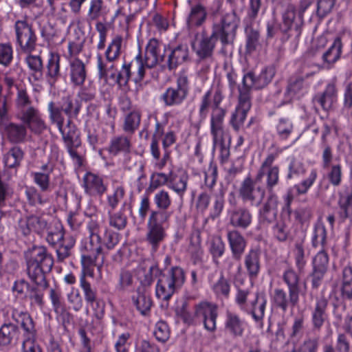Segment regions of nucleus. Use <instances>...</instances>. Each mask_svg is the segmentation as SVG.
I'll use <instances>...</instances> for the list:
<instances>
[{"instance_id": "obj_1", "label": "nucleus", "mask_w": 352, "mask_h": 352, "mask_svg": "<svg viewBox=\"0 0 352 352\" xmlns=\"http://www.w3.org/2000/svg\"><path fill=\"white\" fill-rule=\"evenodd\" d=\"M16 92L14 99V117L24 123L34 134L39 135L47 128L38 108L28 93L25 85L16 84Z\"/></svg>"}, {"instance_id": "obj_2", "label": "nucleus", "mask_w": 352, "mask_h": 352, "mask_svg": "<svg viewBox=\"0 0 352 352\" xmlns=\"http://www.w3.org/2000/svg\"><path fill=\"white\" fill-rule=\"evenodd\" d=\"M87 228L89 239L81 248V265L87 274L94 276V267L101 255V238L105 228L102 227L101 221L94 219L88 222Z\"/></svg>"}, {"instance_id": "obj_3", "label": "nucleus", "mask_w": 352, "mask_h": 352, "mask_svg": "<svg viewBox=\"0 0 352 352\" xmlns=\"http://www.w3.org/2000/svg\"><path fill=\"white\" fill-rule=\"evenodd\" d=\"M53 265L52 256L43 246L34 247L27 254L28 274L36 285L43 289L48 287L45 273L50 272Z\"/></svg>"}, {"instance_id": "obj_4", "label": "nucleus", "mask_w": 352, "mask_h": 352, "mask_svg": "<svg viewBox=\"0 0 352 352\" xmlns=\"http://www.w3.org/2000/svg\"><path fill=\"white\" fill-rule=\"evenodd\" d=\"M283 280L288 288V295L283 289L276 288L272 296L273 304L283 311H286L289 305L296 307L299 302L301 293L300 276L292 268H288L283 273Z\"/></svg>"}, {"instance_id": "obj_5", "label": "nucleus", "mask_w": 352, "mask_h": 352, "mask_svg": "<svg viewBox=\"0 0 352 352\" xmlns=\"http://www.w3.org/2000/svg\"><path fill=\"white\" fill-rule=\"evenodd\" d=\"M164 55L160 54V43L158 40H149L146 47L144 58L140 53L135 59L129 63L132 74H134L135 82H140L145 76V68H153L163 60Z\"/></svg>"}, {"instance_id": "obj_6", "label": "nucleus", "mask_w": 352, "mask_h": 352, "mask_svg": "<svg viewBox=\"0 0 352 352\" xmlns=\"http://www.w3.org/2000/svg\"><path fill=\"white\" fill-rule=\"evenodd\" d=\"M190 90L188 76L186 72L182 71L177 77L176 85L166 88L160 99L166 107L179 106L187 99Z\"/></svg>"}, {"instance_id": "obj_7", "label": "nucleus", "mask_w": 352, "mask_h": 352, "mask_svg": "<svg viewBox=\"0 0 352 352\" xmlns=\"http://www.w3.org/2000/svg\"><path fill=\"white\" fill-rule=\"evenodd\" d=\"M185 281L184 270L179 267H172L167 274L160 276L156 285L158 298L168 300Z\"/></svg>"}, {"instance_id": "obj_8", "label": "nucleus", "mask_w": 352, "mask_h": 352, "mask_svg": "<svg viewBox=\"0 0 352 352\" xmlns=\"http://www.w3.org/2000/svg\"><path fill=\"white\" fill-rule=\"evenodd\" d=\"M265 188L255 177L250 175L241 183L238 193L243 203L252 207H258L265 196Z\"/></svg>"}, {"instance_id": "obj_9", "label": "nucleus", "mask_w": 352, "mask_h": 352, "mask_svg": "<svg viewBox=\"0 0 352 352\" xmlns=\"http://www.w3.org/2000/svg\"><path fill=\"white\" fill-rule=\"evenodd\" d=\"M168 221L169 220L166 219L165 214H149L146 225V241L151 245L152 252H155L166 237V228Z\"/></svg>"}, {"instance_id": "obj_10", "label": "nucleus", "mask_w": 352, "mask_h": 352, "mask_svg": "<svg viewBox=\"0 0 352 352\" xmlns=\"http://www.w3.org/2000/svg\"><path fill=\"white\" fill-rule=\"evenodd\" d=\"M16 314V311H13L12 318L20 324L23 330L22 352H41L36 340V330L33 319L28 314L23 312L18 314L17 319Z\"/></svg>"}, {"instance_id": "obj_11", "label": "nucleus", "mask_w": 352, "mask_h": 352, "mask_svg": "<svg viewBox=\"0 0 352 352\" xmlns=\"http://www.w3.org/2000/svg\"><path fill=\"white\" fill-rule=\"evenodd\" d=\"M239 23V18L232 11L223 14L219 23L212 25V31L219 38L223 47L233 43Z\"/></svg>"}, {"instance_id": "obj_12", "label": "nucleus", "mask_w": 352, "mask_h": 352, "mask_svg": "<svg viewBox=\"0 0 352 352\" xmlns=\"http://www.w3.org/2000/svg\"><path fill=\"white\" fill-rule=\"evenodd\" d=\"M278 153H269L262 162L256 175L257 179L261 183L263 177H265V190L270 194L273 193L274 188L279 184L280 168L274 165Z\"/></svg>"}, {"instance_id": "obj_13", "label": "nucleus", "mask_w": 352, "mask_h": 352, "mask_svg": "<svg viewBox=\"0 0 352 352\" xmlns=\"http://www.w3.org/2000/svg\"><path fill=\"white\" fill-rule=\"evenodd\" d=\"M16 43L19 50L30 54L36 47L37 36L32 24L27 20H18L14 24Z\"/></svg>"}, {"instance_id": "obj_14", "label": "nucleus", "mask_w": 352, "mask_h": 352, "mask_svg": "<svg viewBox=\"0 0 352 352\" xmlns=\"http://www.w3.org/2000/svg\"><path fill=\"white\" fill-rule=\"evenodd\" d=\"M222 91L217 88L213 96V106L210 118V131L212 140H221V136H228L224 130L223 120L226 111L219 107L223 100Z\"/></svg>"}, {"instance_id": "obj_15", "label": "nucleus", "mask_w": 352, "mask_h": 352, "mask_svg": "<svg viewBox=\"0 0 352 352\" xmlns=\"http://www.w3.org/2000/svg\"><path fill=\"white\" fill-rule=\"evenodd\" d=\"M333 155L331 146L324 144L322 153V167L327 170L329 183L333 187L340 186L343 179L342 166L340 163L332 164Z\"/></svg>"}, {"instance_id": "obj_16", "label": "nucleus", "mask_w": 352, "mask_h": 352, "mask_svg": "<svg viewBox=\"0 0 352 352\" xmlns=\"http://www.w3.org/2000/svg\"><path fill=\"white\" fill-rule=\"evenodd\" d=\"M274 76V71L272 68H265L257 76L252 72H248L243 78L242 85L239 87V92L245 91L252 99V90L263 89L271 82Z\"/></svg>"}, {"instance_id": "obj_17", "label": "nucleus", "mask_w": 352, "mask_h": 352, "mask_svg": "<svg viewBox=\"0 0 352 352\" xmlns=\"http://www.w3.org/2000/svg\"><path fill=\"white\" fill-rule=\"evenodd\" d=\"M52 116V121L51 122L55 124L58 127L65 145L80 146V133L72 120H67L65 126V118H62L58 111L54 113Z\"/></svg>"}, {"instance_id": "obj_18", "label": "nucleus", "mask_w": 352, "mask_h": 352, "mask_svg": "<svg viewBox=\"0 0 352 352\" xmlns=\"http://www.w3.org/2000/svg\"><path fill=\"white\" fill-rule=\"evenodd\" d=\"M195 316L201 318L206 330L213 332L217 329L218 307L208 301H201L195 305Z\"/></svg>"}, {"instance_id": "obj_19", "label": "nucleus", "mask_w": 352, "mask_h": 352, "mask_svg": "<svg viewBox=\"0 0 352 352\" xmlns=\"http://www.w3.org/2000/svg\"><path fill=\"white\" fill-rule=\"evenodd\" d=\"M81 109L80 102L76 98L67 96L63 98V102L60 105L56 104L54 102H50L48 104L47 109L49 111V118L50 121H52V115L58 111L62 118H64L63 113L67 116V120L78 117Z\"/></svg>"}, {"instance_id": "obj_20", "label": "nucleus", "mask_w": 352, "mask_h": 352, "mask_svg": "<svg viewBox=\"0 0 352 352\" xmlns=\"http://www.w3.org/2000/svg\"><path fill=\"white\" fill-rule=\"evenodd\" d=\"M195 40L192 43V47L200 59H207L212 57L216 43L219 38L212 31L210 36H208L205 31H203L201 37L198 38L197 34Z\"/></svg>"}, {"instance_id": "obj_21", "label": "nucleus", "mask_w": 352, "mask_h": 352, "mask_svg": "<svg viewBox=\"0 0 352 352\" xmlns=\"http://www.w3.org/2000/svg\"><path fill=\"white\" fill-rule=\"evenodd\" d=\"M318 177V171L316 168H312L307 177L302 180L300 183L294 185L289 189L285 197V209L290 213V206L295 197L305 195L309 188L313 186Z\"/></svg>"}, {"instance_id": "obj_22", "label": "nucleus", "mask_w": 352, "mask_h": 352, "mask_svg": "<svg viewBox=\"0 0 352 352\" xmlns=\"http://www.w3.org/2000/svg\"><path fill=\"white\" fill-rule=\"evenodd\" d=\"M207 17V9L204 5L197 3L192 6L186 19V26L189 34H195L197 29L206 23Z\"/></svg>"}, {"instance_id": "obj_23", "label": "nucleus", "mask_w": 352, "mask_h": 352, "mask_svg": "<svg viewBox=\"0 0 352 352\" xmlns=\"http://www.w3.org/2000/svg\"><path fill=\"white\" fill-rule=\"evenodd\" d=\"M312 265L311 285L314 288H318L320 285L329 266V256L326 250H320L318 252L313 259Z\"/></svg>"}, {"instance_id": "obj_24", "label": "nucleus", "mask_w": 352, "mask_h": 352, "mask_svg": "<svg viewBox=\"0 0 352 352\" xmlns=\"http://www.w3.org/2000/svg\"><path fill=\"white\" fill-rule=\"evenodd\" d=\"M252 107V99L243 91L239 92V104L230 121L232 128L238 131L243 124L247 113Z\"/></svg>"}, {"instance_id": "obj_25", "label": "nucleus", "mask_w": 352, "mask_h": 352, "mask_svg": "<svg viewBox=\"0 0 352 352\" xmlns=\"http://www.w3.org/2000/svg\"><path fill=\"white\" fill-rule=\"evenodd\" d=\"M1 125L3 135L10 143L21 144L26 141L28 127L24 123L6 122Z\"/></svg>"}, {"instance_id": "obj_26", "label": "nucleus", "mask_w": 352, "mask_h": 352, "mask_svg": "<svg viewBox=\"0 0 352 352\" xmlns=\"http://www.w3.org/2000/svg\"><path fill=\"white\" fill-rule=\"evenodd\" d=\"M278 203V197L274 193L270 194L258 212V220L261 225L269 226L276 220Z\"/></svg>"}, {"instance_id": "obj_27", "label": "nucleus", "mask_w": 352, "mask_h": 352, "mask_svg": "<svg viewBox=\"0 0 352 352\" xmlns=\"http://www.w3.org/2000/svg\"><path fill=\"white\" fill-rule=\"evenodd\" d=\"M168 188L173 190L181 199L187 190L189 175L187 171L179 168L168 173Z\"/></svg>"}, {"instance_id": "obj_28", "label": "nucleus", "mask_w": 352, "mask_h": 352, "mask_svg": "<svg viewBox=\"0 0 352 352\" xmlns=\"http://www.w3.org/2000/svg\"><path fill=\"white\" fill-rule=\"evenodd\" d=\"M83 188L86 194L90 196H102L107 190V186L103 179L94 173H87L83 177Z\"/></svg>"}, {"instance_id": "obj_29", "label": "nucleus", "mask_w": 352, "mask_h": 352, "mask_svg": "<svg viewBox=\"0 0 352 352\" xmlns=\"http://www.w3.org/2000/svg\"><path fill=\"white\" fill-rule=\"evenodd\" d=\"M86 65L78 58L69 60V76L71 83L75 87L82 86L87 78Z\"/></svg>"}, {"instance_id": "obj_30", "label": "nucleus", "mask_w": 352, "mask_h": 352, "mask_svg": "<svg viewBox=\"0 0 352 352\" xmlns=\"http://www.w3.org/2000/svg\"><path fill=\"white\" fill-rule=\"evenodd\" d=\"M327 306L328 300L324 296L316 298L314 306L311 309V324L314 330L320 331L327 318Z\"/></svg>"}, {"instance_id": "obj_31", "label": "nucleus", "mask_w": 352, "mask_h": 352, "mask_svg": "<svg viewBox=\"0 0 352 352\" xmlns=\"http://www.w3.org/2000/svg\"><path fill=\"white\" fill-rule=\"evenodd\" d=\"M299 19H296V10L294 5L289 3L285 11L282 14V23L280 30L284 33H287L293 29L296 31V34H300V25Z\"/></svg>"}, {"instance_id": "obj_32", "label": "nucleus", "mask_w": 352, "mask_h": 352, "mask_svg": "<svg viewBox=\"0 0 352 352\" xmlns=\"http://www.w3.org/2000/svg\"><path fill=\"white\" fill-rule=\"evenodd\" d=\"M229 223L234 228L247 229L252 222L250 210L245 207H239L229 212Z\"/></svg>"}, {"instance_id": "obj_33", "label": "nucleus", "mask_w": 352, "mask_h": 352, "mask_svg": "<svg viewBox=\"0 0 352 352\" xmlns=\"http://www.w3.org/2000/svg\"><path fill=\"white\" fill-rule=\"evenodd\" d=\"M227 239L233 258L240 261L247 245L245 239L236 230H229L227 233Z\"/></svg>"}, {"instance_id": "obj_34", "label": "nucleus", "mask_w": 352, "mask_h": 352, "mask_svg": "<svg viewBox=\"0 0 352 352\" xmlns=\"http://www.w3.org/2000/svg\"><path fill=\"white\" fill-rule=\"evenodd\" d=\"M153 201L157 210H151L149 214H165L166 219L169 220L173 214V212L168 210L172 204V200L168 192L164 189L160 190L157 193H155Z\"/></svg>"}, {"instance_id": "obj_35", "label": "nucleus", "mask_w": 352, "mask_h": 352, "mask_svg": "<svg viewBox=\"0 0 352 352\" xmlns=\"http://www.w3.org/2000/svg\"><path fill=\"white\" fill-rule=\"evenodd\" d=\"M25 228L21 225L24 235H28L31 231L38 234L47 231L52 223L44 217L30 216L25 221Z\"/></svg>"}, {"instance_id": "obj_36", "label": "nucleus", "mask_w": 352, "mask_h": 352, "mask_svg": "<svg viewBox=\"0 0 352 352\" xmlns=\"http://www.w3.org/2000/svg\"><path fill=\"white\" fill-rule=\"evenodd\" d=\"M338 90L335 83H329L322 93L316 94L314 100L318 102L323 110L330 109L333 102L336 100Z\"/></svg>"}, {"instance_id": "obj_37", "label": "nucleus", "mask_w": 352, "mask_h": 352, "mask_svg": "<svg viewBox=\"0 0 352 352\" xmlns=\"http://www.w3.org/2000/svg\"><path fill=\"white\" fill-rule=\"evenodd\" d=\"M266 305L267 298L265 294L257 292L255 298L250 303V307H248V311L245 312L250 314L256 322L262 323Z\"/></svg>"}, {"instance_id": "obj_38", "label": "nucleus", "mask_w": 352, "mask_h": 352, "mask_svg": "<svg viewBox=\"0 0 352 352\" xmlns=\"http://www.w3.org/2000/svg\"><path fill=\"white\" fill-rule=\"evenodd\" d=\"M19 337L18 325L6 322L0 327V346H8L16 342Z\"/></svg>"}, {"instance_id": "obj_39", "label": "nucleus", "mask_w": 352, "mask_h": 352, "mask_svg": "<svg viewBox=\"0 0 352 352\" xmlns=\"http://www.w3.org/2000/svg\"><path fill=\"white\" fill-rule=\"evenodd\" d=\"M225 329L233 338L241 337L244 332L243 321L235 313L228 311L225 320Z\"/></svg>"}, {"instance_id": "obj_40", "label": "nucleus", "mask_w": 352, "mask_h": 352, "mask_svg": "<svg viewBox=\"0 0 352 352\" xmlns=\"http://www.w3.org/2000/svg\"><path fill=\"white\" fill-rule=\"evenodd\" d=\"M142 119V112L139 109H133L127 113L123 119L122 129L128 135H132L139 128Z\"/></svg>"}, {"instance_id": "obj_41", "label": "nucleus", "mask_w": 352, "mask_h": 352, "mask_svg": "<svg viewBox=\"0 0 352 352\" xmlns=\"http://www.w3.org/2000/svg\"><path fill=\"white\" fill-rule=\"evenodd\" d=\"M119 241L120 234L118 232L108 228H104V235L101 238V255L100 256V258L101 257V262L99 264L97 263V265H96L98 270H100L104 261L103 254L105 253L104 248L107 250H113Z\"/></svg>"}, {"instance_id": "obj_42", "label": "nucleus", "mask_w": 352, "mask_h": 352, "mask_svg": "<svg viewBox=\"0 0 352 352\" xmlns=\"http://www.w3.org/2000/svg\"><path fill=\"white\" fill-rule=\"evenodd\" d=\"M131 135H120L111 138L108 148L109 152L116 155L119 153H129L131 147Z\"/></svg>"}, {"instance_id": "obj_43", "label": "nucleus", "mask_w": 352, "mask_h": 352, "mask_svg": "<svg viewBox=\"0 0 352 352\" xmlns=\"http://www.w3.org/2000/svg\"><path fill=\"white\" fill-rule=\"evenodd\" d=\"M189 50L187 45H179L174 48L168 58V67L170 70L175 69L184 63L188 58Z\"/></svg>"}, {"instance_id": "obj_44", "label": "nucleus", "mask_w": 352, "mask_h": 352, "mask_svg": "<svg viewBox=\"0 0 352 352\" xmlns=\"http://www.w3.org/2000/svg\"><path fill=\"white\" fill-rule=\"evenodd\" d=\"M245 268L250 278H256L260 271V253L258 250H251L244 258Z\"/></svg>"}, {"instance_id": "obj_45", "label": "nucleus", "mask_w": 352, "mask_h": 352, "mask_svg": "<svg viewBox=\"0 0 352 352\" xmlns=\"http://www.w3.org/2000/svg\"><path fill=\"white\" fill-rule=\"evenodd\" d=\"M47 232L46 241L54 248H57L58 245L64 242L69 237L65 236L63 227L58 222H54Z\"/></svg>"}, {"instance_id": "obj_46", "label": "nucleus", "mask_w": 352, "mask_h": 352, "mask_svg": "<svg viewBox=\"0 0 352 352\" xmlns=\"http://www.w3.org/2000/svg\"><path fill=\"white\" fill-rule=\"evenodd\" d=\"M133 302L136 309L142 315H146L151 310L153 302L148 292L138 290L137 295L133 296Z\"/></svg>"}, {"instance_id": "obj_47", "label": "nucleus", "mask_w": 352, "mask_h": 352, "mask_svg": "<svg viewBox=\"0 0 352 352\" xmlns=\"http://www.w3.org/2000/svg\"><path fill=\"white\" fill-rule=\"evenodd\" d=\"M109 9L103 0H91L87 12L89 19L96 21L99 18H104Z\"/></svg>"}, {"instance_id": "obj_48", "label": "nucleus", "mask_w": 352, "mask_h": 352, "mask_svg": "<svg viewBox=\"0 0 352 352\" xmlns=\"http://www.w3.org/2000/svg\"><path fill=\"white\" fill-rule=\"evenodd\" d=\"M49 295L54 312L58 316L65 314L67 312L66 305L60 289L56 287L50 288Z\"/></svg>"}, {"instance_id": "obj_49", "label": "nucleus", "mask_w": 352, "mask_h": 352, "mask_svg": "<svg viewBox=\"0 0 352 352\" xmlns=\"http://www.w3.org/2000/svg\"><path fill=\"white\" fill-rule=\"evenodd\" d=\"M341 294L344 299L352 300V267L346 266L342 270Z\"/></svg>"}, {"instance_id": "obj_50", "label": "nucleus", "mask_w": 352, "mask_h": 352, "mask_svg": "<svg viewBox=\"0 0 352 352\" xmlns=\"http://www.w3.org/2000/svg\"><path fill=\"white\" fill-rule=\"evenodd\" d=\"M24 156L23 150L17 146L12 147L4 155L5 165L10 168L19 166Z\"/></svg>"}, {"instance_id": "obj_51", "label": "nucleus", "mask_w": 352, "mask_h": 352, "mask_svg": "<svg viewBox=\"0 0 352 352\" xmlns=\"http://www.w3.org/2000/svg\"><path fill=\"white\" fill-rule=\"evenodd\" d=\"M342 41L340 38L337 37L331 46L322 54V60L327 64H333L340 56L342 52Z\"/></svg>"}, {"instance_id": "obj_52", "label": "nucleus", "mask_w": 352, "mask_h": 352, "mask_svg": "<svg viewBox=\"0 0 352 352\" xmlns=\"http://www.w3.org/2000/svg\"><path fill=\"white\" fill-rule=\"evenodd\" d=\"M287 171V179L300 177L306 173V166L302 160L292 157L288 164Z\"/></svg>"}, {"instance_id": "obj_53", "label": "nucleus", "mask_w": 352, "mask_h": 352, "mask_svg": "<svg viewBox=\"0 0 352 352\" xmlns=\"http://www.w3.org/2000/svg\"><path fill=\"white\" fill-rule=\"evenodd\" d=\"M213 96L212 90L207 91L201 98L199 103V117L201 120H204L210 111L212 109Z\"/></svg>"}, {"instance_id": "obj_54", "label": "nucleus", "mask_w": 352, "mask_h": 352, "mask_svg": "<svg viewBox=\"0 0 352 352\" xmlns=\"http://www.w3.org/2000/svg\"><path fill=\"white\" fill-rule=\"evenodd\" d=\"M25 195L28 203L32 206L43 205L48 201L45 192H39L35 187H26Z\"/></svg>"}, {"instance_id": "obj_55", "label": "nucleus", "mask_w": 352, "mask_h": 352, "mask_svg": "<svg viewBox=\"0 0 352 352\" xmlns=\"http://www.w3.org/2000/svg\"><path fill=\"white\" fill-rule=\"evenodd\" d=\"M122 38L117 36L109 43L106 52L105 57L107 61L111 63L116 60L121 53Z\"/></svg>"}, {"instance_id": "obj_56", "label": "nucleus", "mask_w": 352, "mask_h": 352, "mask_svg": "<svg viewBox=\"0 0 352 352\" xmlns=\"http://www.w3.org/2000/svg\"><path fill=\"white\" fill-rule=\"evenodd\" d=\"M25 62L29 69L32 72V76L35 80H39L42 78L43 63L40 56L28 55L25 58Z\"/></svg>"}, {"instance_id": "obj_57", "label": "nucleus", "mask_w": 352, "mask_h": 352, "mask_svg": "<svg viewBox=\"0 0 352 352\" xmlns=\"http://www.w3.org/2000/svg\"><path fill=\"white\" fill-rule=\"evenodd\" d=\"M312 245L314 248H320V250H326L327 230L323 224L318 223L315 226L312 237Z\"/></svg>"}, {"instance_id": "obj_58", "label": "nucleus", "mask_w": 352, "mask_h": 352, "mask_svg": "<svg viewBox=\"0 0 352 352\" xmlns=\"http://www.w3.org/2000/svg\"><path fill=\"white\" fill-rule=\"evenodd\" d=\"M82 267V274L80 279V287L82 289V292L84 293L85 300L87 302V303L89 302L94 301L97 297V291L96 289L93 288L91 284L86 280L85 276H88L91 277L90 275L87 274L84 267Z\"/></svg>"}, {"instance_id": "obj_59", "label": "nucleus", "mask_w": 352, "mask_h": 352, "mask_svg": "<svg viewBox=\"0 0 352 352\" xmlns=\"http://www.w3.org/2000/svg\"><path fill=\"white\" fill-rule=\"evenodd\" d=\"M109 226L117 230H123L127 223V217L123 210L113 212L108 211Z\"/></svg>"}, {"instance_id": "obj_60", "label": "nucleus", "mask_w": 352, "mask_h": 352, "mask_svg": "<svg viewBox=\"0 0 352 352\" xmlns=\"http://www.w3.org/2000/svg\"><path fill=\"white\" fill-rule=\"evenodd\" d=\"M60 58L58 54H51L48 60L47 74L53 82L60 76Z\"/></svg>"}, {"instance_id": "obj_61", "label": "nucleus", "mask_w": 352, "mask_h": 352, "mask_svg": "<svg viewBox=\"0 0 352 352\" xmlns=\"http://www.w3.org/2000/svg\"><path fill=\"white\" fill-rule=\"evenodd\" d=\"M125 196V189L122 185H117L115 186L112 193L107 197L108 206L111 210H114L117 206L123 200Z\"/></svg>"}, {"instance_id": "obj_62", "label": "nucleus", "mask_w": 352, "mask_h": 352, "mask_svg": "<svg viewBox=\"0 0 352 352\" xmlns=\"http://www.w3.org/2000/svg\"><path fill=\"white\" fill-rule=\"evenodd\" d=\"M294 129V125L292 122L285 118H283L278 120L276 125V131L280 140H287Z\"/></svg>"}, {"instance_id": "obj_63", "label": "nucleus", "mask_w": 352, "mask_h": 352, "mask_svg": "<svg viewBox=\"0 0 352 352\" xmlns=\"http://www.w3.org/2000/svg\"><path fill=\"white\" fill-rule=\"evenodd\" d=\"M76 241L73 236H69L64 242L58 245L56 254L58 259L63 261L70 255V250L74 247Z\"/></svg>"}, {"instance_id": "obj_64", "label": "nucleus", "mask_w": 352, "mask_h": 352, "mask_svg": "<svg viewBox=\"0 0 352 352\" xmlns=\"http://www.w3.org/2000/svg\"><path fill=\"white\" fill-rule=\"evenodd\" d=\"M273 236L279 241H285L289 236L288 226L283 221H278L272 228Z\"/></svg>"}]
</instances>
